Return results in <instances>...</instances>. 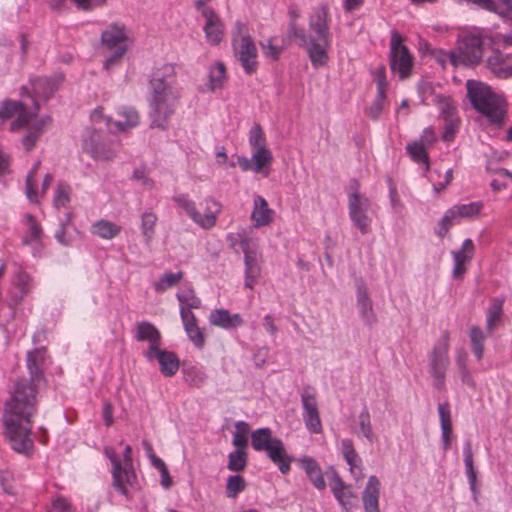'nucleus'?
Wrapping results in <instances>:
<instances>
[{"label": "nucleus", "mask_w": 512, "mask_h": 512, "mask_svg": "<svg viewBox=\"0 0 512 512\" xmlns=\"http://www.w3.org/2000/svg\"><path fill=\"white\" fill-rule=\"evenodd\" d=\"M83 150L99 161H110L116 156V150L110 144L100 142L99 136L95 133L84 139Z\"/></svg>", "instance_id": "dca6fc26"}, {"label": "nucleus", "mask_w": 512, "mask_h": 512, "mask_svg": "<svg viewBox=\"0 0 512 512\" xmlns=\"http://www.w3.org/2000/svg\"><path fill=\"white\" fill-rule=\"evenodd\" d=\"M329 486L335 499L344 510L349 511L357 506L358 497L353 492L352 487L346 484L335 471L329 480Z\"/></svg>", "instance_id": "2eb2a0df"}, {"label": "nucleus", "mask_w": 512, "mask_h": 512, "mask_svg": "<svg viewBox=\"0 0 512 512\" xmlns=\"http://www.w3.org/2000/svg\"><path fill=\"white\" fill-rule=\"evenodd\" d=\"M328 8L319 6L313 9L309 18V27L317 36V39H330V31L328 26Z\"/></svg>", "instance_id": "b1692460"}, {"label": "nucleus", "mask_w": 512, "mask_h": 512, "mask_svg": "<svg viewBox=\"0 0 512 512\" xmlns=\"http://www.w3.org/2000/svg\"><path fill=\"white\" fill-rule=\"evenodd\" d=\"M157 220V215L152 210H147L141 215L140 228L147 246H150L154 238Z\"/></svg>", "instance_id": "ea45409f"}, {"label": "nucleus", "mask_w": 512, "mask_h": 512, "mask_svg": "<svg viewBox=\"0 0 512 512\" xmlns=\"http://www.w3.org/2000/svg\"><path fill=\"white\" fill-rule=\"evenodd\" d=\"M246 487L245 481L240 475L229 476L227 479L226 493L229 498H235Z\"/></svg>", "instance_id": "680f3d73"}, {"label": "nucleus", "mask_w": 512, "mask_h": 512, "mask_svg": "<svg viewBox=\"0 0 512 512\" xmlns=\"http://www.w3.org/2000/svg\"><path fill=\"white\" fill-rule=\"evenodd\" d=\"M104 454L105 456L111 461L112 463V478H113V487L120 493H124V484L121 478V471H122V462L118 458L117 453L114 448L112 447H105L104 448Z\"/></svg>", "instance_id": "e433bc0d"}, {"label": "nucleus", "mask_w": 512, "mask_h": 512, "mask_svg": "<svg viewBox=\"0 0 512 512\" xmlns=\"http://www.w3.org/2000/svg\"><path fill=\"white\" fill-rule=\"evenodd\" d=\"M197 8L201 10L205 19L203 30L206 41L210 45H218L224 36V25L221 19L212 8L204 6L201 1L197 2Z\"/></svg>", "instance_id": "ddd939ff"}, {"label": "nucleus", "mask_w": 512, "mask_h": 512, "mask_svg": "<svg viewBox=\"0 0 512 512\" xmlns=\"http://www.w3.org/2000/svg\"><path fill=\"white\" fill-rule=\"evenodd\" d=\"M463 457L467 478L470 488L473 492L476 490V471L474 469L472 444L470 440H466L463 447Z\"/></svg>", "instance_id": "a19ab883"}, {"label": "nucleus", "mask_w": 512, "mask_h": 512, "mask_svg": "<svg viewBox=\"0 0 512 512\" xmlns=\"http://www.w3.org/2000/svg\"><path fill=\"white\" fill-rule=\"evenodd\" d=\"M274 211L269 208L267 201L260 195L254 197L251 220L254 227L260 228L273 221Z\"/></svg>", "instance_id": "bb28decb"}, {"label": "nucleus", "mask_w": 512, "mask_h": 512, "mask_svg": "<svg viewBox=\"0 0 512 512\" xmlns=\"http://www.w3.org/2000/svg\"><path fill=\"white\" fill-rule=\"evenodd\" d=\"M355 433L364 437L370 443L375 440V433L372 427L370 412L366 406L362 409L358 416L357 430Z\"/></svg>", "instance_id": "58836bf2"}, {"label": "nucleus", "mask_w": 512, "mask_h": 512, "mask_svg": "<svg viewBox=\"0 0 512 512\" xmlns=\"http://www.w3.org/2000/svg\"><path fill=\"white\" fill-rule=\"evenodd\" d=\"M288 16H289V36L294 37L298 40V44L300 46H307L308 44V35L306 34L304 28L298 27L296 24L297 19L300 18L301 12L300 9L296 5H290L288 8Z\"/></svg>", "instance_id": "f704fd0d"}, {"label": "nucleus", "mask_w": 512, "mask_h": 512, "mask_svg": "<svg viewBox=\"0 0 512 512\" xmlns=\"http://www.w3.org/2000/svg\"><path fill=\"white\" fill-rule=\"evenodd\" d=\"M467 96L473 108L496 126H502L507 113V103L495 94L490 86L476 81L468 80L466 83Z\"/></svg>", "instance_id": "7ed1b4c3"}, {"label": "nucleus", "mask_w": 512, "mask_h": 512, "mask_svg": "<svg viewBox=\"0 0 512 512\" xmlns=\"http://www.w3.org/2000/svg\"><path fill=\"white\" fill-rule=\"evenodd\" d=\"M234 57L246 74L251 75L258 68V51L245 22L236 21L231 31Z\"/></svg>", "instance_id": "423d86ee"}, {"label": "nucleus", "mask_w": 512, "mask_h": 512, "mask_svg": "<svg viewBox=\"0 0 512 512\" xmlns=\"http://www.w3.org/2000/svg\"><path fill=\"white\" fill-rule=\"evenodd\" d=\"M50 117H44L29 126L27 134L22 139L25 150L30 151L36 144L44 128L50 123Z\"/></svg>", "instance_id": "4c0bfd02"}, {"label": "nucleus", "mask_w": 512, "mask_h": 512, "mask_svg": "<svg viewBox=\"0 0 512 512\" xmlns=\"http://www.w3.org/2000/svg\"><path fill=\"white\" fill-rule=\"evenodd\" d=\"M251 445L255 451L265 452L282 474H287L290 471L294 458L287 453L283 441L273 437L270 428L265 427L252 431Z\"/></svg>", "instance_id": "39448f33"}, {"label": "nucleus", "mask_w": 512, "mask_h": 512, "mask_svg": "<svg viewBox=\"0 0 512 512\" xmlns=\"http://www.w3.org/2000/svg\"><path fill=\"white\" fill-rule=\"evenodd\" d=\"M25 221L28 226V235L23 238V243L25 245H29L33 242L40 241L42 237V228L40 224L37 222L35 217L31 214H27L25 216Z\"/></svg>", "instance_id": "de8ad7c7"}, {"label": "nucleus", "mask_w": 512, "mask_h": 512, "mask_svg": "<svg viewBox=\"0 0 512 512\" xmlns=\"http://www.w3.org/2000/svg\"><path fill=\"white\" fill-rule=\"evenodd\" d=\"M205 209L204 213H197L195 224L203 229H211L216 225L217 217L221 212L222 206L212 197L204 199Z\"/></svg>", "instance_id": "cd10ccee"}, {"label": "nucleus", "mask_w": 512, "mask_h": 512, "mask_svg": "<svg viewBox=\"0 0 512 512\" xmlns=\"http://www.w3.org/2000/svg\"><path fill=\"white\" fill-rule=\"evenodd\" d=\"M380 481L372 475L368 478L365 489L362 493V501L365 512L379 511Z\"/></svg>", "instance_id": "c85d7f7f"}, {"label": "nucleus", "mask_w": 512, "mask_h": 512, "mask_svg": "<svg viewBox=\"0 0 512 512\" xmlns=\"http://www.w3.org/2000/svg\"><path fill=\"white\" fill-rule=\"evenodd\" d=\"M249 432V424L245 421H237L235 423V432L233 433L232 444L239 450H244L248 444L247 434Z\"/></svg>", "instance_id": "8fccbe9b"}, {"label": "nucleus", "mask_w": 512, "mask_h": 512, "mask_svg": "<svg viewBox=\"0 0 512 512\" xmlns=\"http://www.w3.org/2000/svg\"><path fill=\"white\" fill-rule=\"evenodd\" d=\"M406 152L415 163L424 164L425 170H429L430 165L427 147L414 141L406 146Z\"/></svg>", "instance_id": "a18cd8bd"}, {"label": "nucleus", "mask_w": 512, "mask_h": 512, "mask_svg": "<svg viewBox=\"0 0 512 512\" xmlns=\"http://www.w3.org/2000/svg\"><path fill=\"white\" fill-rule=\"evenodd\" d=\"M453 220L456 219L450 208L445 212V214L438 223V229L436 233L439 237L443 238L448 233L450 227L453 225Z\"/></svg>", "instance_id": "338daca9"}, {"label": "nucleus", "mask_w": 512, "mask_h": 512, "mask_svg": "<svg viewBox=\"0 0 512 512\" xmlns=\"http://www.w3.org/2000/svg\"><path fill=\"white\" fill-rule=\"evenodd\" d=\"M146 358L151 361L156 359L160 365L161 373L171 377L175 375L179 369V359L170 351L162 350L160 346L154 353H145Z\"/></svg>", "instance_id": "4be33fe9"}, {"label": "nucleus", "mask_w": 512, "mask_h": 512, "mask_svg": "<svg viewBox=\"0 0 512 512\" xmlns=\"http://www.w3.org/2000/svg\"><path fill=\"white\" fill-rule=\"evenodd\" d=\"M45 351L43 349H35L27 354V368L29 371V378H24L26 381H31L36 385H40L44 380L42 372V365L44 362Z\"/></svg>", "instance_id": "c756f323"}, {"label": "nucleus", "mask_w": 512, "mask_h": 512, "mask_svg": "<svg viewBox=\"0 0 512 512\" xmlns=\"http://www.w3.org/2000/svg\"><path fill=\"white\" fill-rule=\"evenodd\" d=\"M226 78V68L224 63L216 62L209 71V82L212 90L221 88Z\"/></svg>", "instance_id": "3c124183"}, {"label": "nucleus", "mask_w": 512, "mask_h": 512, "mask_svg": "<svg viewBox=\"0 0 512 512\" xmlns=\"http://www.w3.org/2000/svg\"><path fill=\"white\" fill-rule=\"evenodd\" d=\"M72 189L69 184L59 182L56 187L53 203L56 208L66 207L70 202Z\"/></svg>", "instance_id": "5fc2aeb1"}, {"label": "nucleus", "mask_w": 512, "mask_h": 512, "mask_svg": "<svg viewBox=\"0 0 512 512\" xmlns=\"http://www.w3.org/2000/svg\"><path fill=\"white\" fill-rule=\"evenodd\" d=\"M121 230V226H118L111 221L100 219L92 224L90 231L93 235L98 236L101 239L111 240L118 236Z\"/></svg>", "instance_id": "c9c22d12"}, {"label": "nucleus", "mask_w": 512, "mask_h": 512, "mask_svg": "<svg viewBox=\"0 0 512 512\" xmlns=\"http://www.w3.org/2000/svg\"><path fill=\"white\" fill-rule=\"evenodd\" d=\"M249 144L252 149H261L266 147V139L263 130L259 124H254L249 131Z\"/></svg>", "instance_id": "e2e57ef3"}, {"label": "nucleus", "mask_w": 512, "mask_h": 512, "mask_svg": "<svg viewBox=\"0 0 512 512\" xmlns=\"http://www.w3.org/2000/svg\"><path fill=\"white\" fill-rule=\"evenodd\" d=\"M176 82V67L174 64H164L154 68L149 85V106L151 127L165 130L169 119L175 113L179 94L174 89Z\"/></svg>", "instance_id": "f03ea898"}, {"label": "nucleus", "mask_w": 512, "mask_h": 512, "mask_svg": "<svg viewBox=\"0 0 512 512\" xmlns=\"http://www.w3.org/2000/svg\"><path fill=\"white\" fill-rule=\"evenodd\" d=\"M385 98H386L385 94L377 93L374 102L366 110V114H367L368 117H370V118H372L374 120L378 119V117L380 116V114L382 112Z\"/></svg>", "instance_id": "774afa93"}, {"label": "nucleus", "mask_w": 512, "mask_h": 512, "mask_svg": "<svg viewBox=\"0 0 512 512\" xmlns=\"http://www.w3.org/2000/svg\"><path fill=\"white\" fill-rule=\"evenodd\" d=\"M308 36V44L307 46H303L307 48V52L310 58V61L315 68L322 67L326 65L328 60L327 49L330 46V39H317Z\"/></svg>", "instance_id": "5701e85b"}, {"label": "nucleus", "mask_w": 512, "mask_h": 512, "mask_svg": "<svg viewBox=\"0 0 512 512\" xmlns=\"http://www.w3.org/2000/svg\"><path fill=\"white\" fill-rule=\"evenodd\" d=\"M31 87L33 102L35 101L37 104L38 102L36 99L47 100L57 90V84L47 77L31 79Z\"/></svg>", "instance_id": "72a5a7b5"}, {"label": "nucleus", "mask_w": 512, "mask_h": 512, "mask_svg": "<svg viewBox=\"0 0 512 512\" xmlns=\"http://www.w3.org/2000/svg\"><path fill=\"white\" fill-rule=\"evenodd\" d=\"M438 414L441 427L442 448L446 452L451 446L452 421L450 405L448 402L438 404Z\"/></svg>", "instance_id": "7c9ffc66"}, {"label": "nucleus", "mask_w": 512, "mask_h": 512, "mask_svg": "<svg viewBox=\"0 0 512 512\" xmlns=\"http://www.w3.org/2000/svg\"><path fill=\"white\" fill-rule=\"evenodd\" d=\"M483 208L482 202H471L468 204H459L451 207L455 219L473 218L480 214Z\"/></svg>", "instance_id": "c03bdc74"}, {"label": "nucleus", "mask_w": 512, "mask_h": 512, "mask_svg": "<svg viewBox=\"0 0 512 512\" xmlns=\"http://www.w3.org/2000/svg\"><path fill=\"white\" fill-rule=\"evenodd\" d=\"M298 462L301 465V468L305 471L306 476L312 485L319 491L325 490L326 482L318 462L309 456L301 457Z\"/></svg>", "instance_id": "a878e982"}, {"label": "nucleus", "mask_w": 512, "mask_h": 512, "mask_svg": "<svg viewBox=\"0 0 512 512\" xmlns=\"http://www.w3.org/2000/svg\"><path fill=\"white\" fill-rule=\"evenodd\" d=\"M469 337L471 342L472 353L478 360L482 359L484 353V333L481 331L479 327L473 326L470 329Z\"/></svg>", "instance_id": "49530a36"}, {"label": "nucleus", "mask_w": 512, "mask_h": 512, "mask_svg": "<svg viewBox=\"0 0 512 512\" xmlns=\"http://www.w3.org/2000/svg\"><path fill=\"white\" fill-rule=\"evenodd\" d=\"M180 316L188 338L197 348L202 349L205 345V338L202 330L197 325L195 314L184 307H180Z\"/></svg>", "instance_id": "412c9836"}, {"label": "nucleus", "mask_w": 512, "mask_h": 512, "mask_svg": "<svg viewBox=\"0 0 512 512\" xmlns=\"http://www.w3.org/2000/svg\"><path fill=\"white\" fill-rule=\"evenodd\" d=\"M449 346V335L445 332L428 353L429 373L433 386L439 390L445 386L446 373L450 366Z\"/></svg>", "instance_id": "6e6552de"}, {"label": "nucleus", "mask_w": 512, "mask_h": 512, "mask_svg": "<svg viewBox=\"0 0 512 512\" xmlns=\"http://www.w3.org/2000/svg\"><path fill=\"white\" fill-rule=\"evenodd\" d=\"M304 424L307 430L312 434H320L323 430L319 410L313 412H303Z\"/></svg>", "instance_id": "bf43d9fd"}, {"label": "nucleus", "mask_w": 512, "mask_h": 512, "mask_svg": "<svg viewBox=\"0 0 512 512\" xmlns=\"http://www.w3.org/2000/svg\"><path fill=\"white\" fill-rule=\"evenodd\" d=\"M452 65L474 67L483 57V40L480 35L464 34L458 41L457 47L447 54Z\"/></svg>", "instance_id": "0eeeda50"}, {"label": "nucleus", "mask_w": 512, "mask_h": 512, "mask_svg": "<svg viewBox=\"0 0 512 512\" xmlns=\"http://www.w3.org/2000/svg\"><path fill=\"white\" fill-rule=\"evenodd\" d=\"M39 109V104L35 101L33 111L29 112L22 102L5 100L1 105L0 118L6 120L16 116V119L10 124V130L15 132L28 125L32 118L37 115Z\"/></svg>", "instance_id": "f8f14e48"}, {"label": "nucleus", "mask_w": 512, "mask_h": 512, "mask_svg": "<svg viewBox=\"0 0 512 512\" xmlns=\"http://www.w3.org/2000/svg\"><path fill=\"white\" fill-rule=\"evenodd\" d=\"M402 42V36L397 31H392L390 41V68L392 72L397 73L401 79H405L411 73L413 57Z\"/></svg>", "instance_id": "9d476101"}, {"label": "nucleus", "mask_w": 512, "mask_h": 512, "mask_svg": "<svg viewBox=\"0 0 512 512\" xmlns=\"http://www.w3.org/2000/svg\"><path fill=\"white\" fill-rule=\"evenodd\" d=\"M40 167V161H37L34 163L30 171L28 172L26 176L25 181V194L30 202L32 203H38L39 198L37 191L35 190V177L37 174V171Z\"/></svg>", "instance_id": "09e8293b"}, {"label": "nucleus", "mask_w": 512, "mask_h": 512, "mask_svg": "<svg viewBox=\"0 0 512 512\" xmlns=\"http://www.w3.org/2000/svg\"><path fill=\"white\" fill-rule=\"evenodd\" d=\"M181 307L191 311L192 309H199L201 307V300L196 296L193 289H185L176 294Z\"/></svg>", "instance_id": "603ef678"}, {"label": "nucleus", "mask_w": 512, "mask_h": 512, "mask_svg": "<svg viewBox=\"0 0 512 512\" xmlns=\"http://www.w3.org/2000/svg\"><path fill=\"white\" fill-rule=\"evenodd\" d=\"M240 247L244 253L245 281L244 286L252 289L261 276L262 255L257 244L245 237L240 241Z\"/></svg>", "instance_id": "9b49d317"}, {"label": "nucleus", "mask_w": 512, "mask_h": 512, "mask_svg": "<svg viewBox=\"0 0 512 512\" xmlns=\"http://www.w3.org/2000/svg\"><path fill=\"white\" fill-rule=\"evenodd\" d=\"M485 67L499 79L512 78V53H505L499 48L492 49L485 60Z\"/></svg>", "instance_id": "4468645a"}, {"label": "nucleus", "mask_w": 512, "mask_h": 512, "mask_svg": "<svg viewBox=\"0 0 512 512\" xmlns=\"http://www.w3.org/2000/svg\"><path fill=\"white\" fill-rule=\"evenodd\" d=\"M253 171L255 173L263 172L265 176L268 175L267 171H264L272 162V153L267 148L254 149L252 156Z\"/></svg>", "instance_id": "79ce46f5"}, {"label": "nucleus", "mask_w": 512, "mask_h": 512, "mask_svg": "<svg viewBox=\"0 0 512 512\" xmlns=\"http://www.w3.org/2000/svg\"><path fill=\"white\" fill-rule=\"evenodd\" d=\"M341 452L349 466V471L356 482L364 478L362 460L354 448L353 441L345 438L341 441Z\"/></svg>", "instance_id": "a211bd4d"}, {"label": "nucleus", "mask_w": 512, "mask_h": 512, "mask_svg": "<svg viewBox=\"0 0 512 512\" xmlns=\"http://www.w3.org/2000/svg\"><path fill=\"white\" fill-rule=\"evenodd\" d=\"M209 322L212 326L231 330L242 326L244 320L239 313L232 314L229 310L220 308L211 311Z\"/></svg>", "instance_id": "aec40b11"}, {"label": "nucleus", "mask_w": 512, "mask_h": 512, "mask_svg": "<svg viewBox=\"0 0 512 512\" xmlns=\"http://www.w3.org/2000/svg\"><path fill=\"white\" fill-rule=\"evenodd\" d=\"M434 103L438 107L440 114L444 119L456 117V106L453 104L449 97L436 95L434 98Z\"/></svg>", "instance_id": "6e6d98bb"}, {"label": "nucleus", "mask_w": 512, "mask_h": 512, "mask_svg": "<svg viewBox=\"0 0 512 512\" xmlns=\"http://www.w3.org/2000/svg\"><path fill=\"white\" fill-rule=\"evenodd\" d=\"M121 478L124 484V493H122V495L127 496L128 487H132L136 481V473L132 461V448L130 445H126L123 452Z\"/></svg>", "instance_id": "473e14b6"}, {"label": "nucleus", "mask_w": 512, "mask_h": 512, "mask_svg": "<svg viewBox=\"0 0 512 512\" xmlns=\"http://www.w3.org/2000/svg\"><path fill=\"white\" fill-rule=\"evenodd\" d=\"M445 127L442 138L446 142H450L454 139L455 134L459 128L460 120L458 117L444 119Z\"/></svg>", "instance_id": "69168bd1"}, {"label": "nucleus", "mask_w": 512, "mask_h": 512, "mask_svg": "<svg viewBox=\"0 0 512 512\" xmlns=\"http://www.w3.org/2000/svg\"><path fill=\"white\" fill-rule=\"evenodd\" d=\"M174 202L181 207L190 219L195 223L197 218L198 210L194 201L189 199L186 194H178L173 197Z\"/></svg>", "instance_id": "4d7b16f0"}, {"label": "nucleus", "mask_w": 512, "mask_h": 512, "mask_svg": "<svg viewBox=\"0 0 512 512\" xmlns=\"http://www.w3.org/2000/svg\"><path fill=\"white\" fill-rule=\"evenodd\" d=\"M247 466L245 450L236 449L229 453L227 468L233 472L243 471Z\"/></svg>", "instance_id": "864d4df0"}, {"label": "nucleus", "mask_w": 512, "mask_h": 512, "mask_svg": "<svg viewBox=\"0 0 512 512\" xmlns=\"http://www.w3.org/2000/svg\"><path fill=\"white\" fill-rule=\"evenodd\" d=\"M38 387L31 381L17 379L4 402V436L11 448L19 454L29 455L34 448L32 419L38 406Z\"/></svg>", "instance_id": "f257e3e1"}, {"label": "nucleus", "mask_w": 512, "mask_h": 512, "mask_svg": "<svg viewBox=\"0 0 512 512\" xmlns=\"http://www.w3.org/2000/svg\"><path fill=\"white\" fill-rule=\"evenodd\" d=\"M184 273L178 271L176 273L166 272L153 283L154 290L157 293H163L170 288L175 287L183 278Z\"/></svg>", "instance_id": "37998d69"}, {"label": "nucleus", "mask_w": 512, "mask_h": 512, "mask_svg": "<svg viewBox=\"0 0 512 512\" xmlns=\"http://www.w3.org/2000/svg\"><path fill=\"white\" fill-rule=\"evenodd\" d=\"M134 337L139 342L147 341L149 348L145 353H154L160 346L161 334L150 322L141 321L135 325Z\"/></svg>", "instance_id": "6ab92c4d"}, {"label": "nucleus", "mask_w": 512, "mask_h": 512, "mask_svg": "<svg viewBox=\"0 0 512 512\" xmlns=\"http://www.w3.org/2000/svg\"><path fill=\"white\" fill-rule=\"evenodd\" d=\"M15 285L21 290V298L26 295L32 287V279L29 274L19 270L15 276Z\"/></svg>", "instance_id": "0e129e2a"}, {"label": "nucleus", "mask_w": 512, "mask_h": 512, "mask_svg": "<svg viewBox=\"0 0 512 512\" xmlns=\"http://www.w3.org/2000/svg\"><path fill=\"white\" fill-rule=\"evenodd\" d=\"M100 43L110 53L103 63L104 68L110 70L132 49L134 38L124 23L112 22L101 32Z\"/></svg>", "instance_id": "20e7f679"}, {"label": "nucleus", "mask_w": 512, "mask_h": 512, "mask_svg": "<svg viewBox=\"0 0 512 512\" xmlns=\"http://www.w3.org/2000/svg\"><path fill=\"white\" fill-rule=\"evenodd\" d=\"M300 395L303 412H313L318 410L316 393L312 387L307 386L303 388Z\"/></svg>", "instance_id": "13d9d810"}, {"label": "nucleus", "mask_w": 512, "mask_h": 512, "mask_svg": "<svg viewBox=\"0 0 512 512\" xmlns=\"http://www.w3.org/2000/svg\"><path fill=\"white\" fill-rule=\"evenodd\" d=\"M348 213L353 225L359 229L362 235H366L371 230V201L358 190L348 195Z\"/></svg>", "instance_id": "1a4fd4ad"}, {"label": "nucleus", "mask_w": 512, "mask_h": 512, "mask_svg": "<svg viewBox=\"0 0 512 512\" xmlns=\"http://www.w3.org/2000/svg\"><path fill=\"white\" fill-rule=\"evenodd\" d=\"M502 314V302L493 303L487 313L486 329L488 334L491 335L497 322L500 320Z\"/></svg>", "instance_id": "052dcab7"}, {"label": "nucleus", "mask_w": 512, "mask_h": 512, "mask_svg": "<svg viewBox=\"0 0 512 512\" xmlns=\"http://www.w3.org/2000/svg\"><path fill=\"white\" fill-rule=\"evenodd\" d=\"M357 308L365 324L373 325L376 321L373 304L368 289L363 282L358 283L356 291Z\"/></svg>", "instance_id": "393cba45"}, {"label": "nucleus", "mask_w": 512, "mask_h": 512, "mask_svg": "<svg viewBox=\"0 0 512 512\" xmlns=\"http://www.w3.org/2000/svg\"><path fill=\"white\" fill-rule=\"evenodd\" d=\"M118 120L114 122V126L118 132H125L139 124V113L131 106H122L117 110Z\"/></svg>", "instance_id": "2f4dec72"}, {"label": "nucleus", "mask_w": 512, "mask_h": 512, "mask_svg": "<svg viewBox=\"0 0 512 512\" xmlns=\"http://www.w3.org/2000/svg\"><path fill=\"white\" fill-rule=\"evenodd\" d=\"M475 251L474 243L470 238L463 241L459 250L452 252L454 267L452 270V277L460 279L466 272V266L473 258Z\"/></svg>", "instance_id": "f3484780"}]
</instances>
